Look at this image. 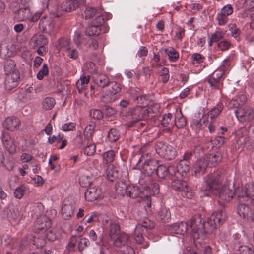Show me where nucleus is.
Here are the masks:
<instances>
[{"mask_svg":"<svg viewBox=\"0 0 254 254\" xmlns=\"http://www.w3.org/2000/svg\"><path fill=\"white\" fill-rule=\"evenodd\" d=\"M147 112V119L152 118L156 116L159 112L160 106L158 104H153L145 107Z\"/></svg>","mask_w":254,"mask_h":254,"instance_id":"41","label":"nucleus"},{"mask_svg":"<svg viewBox=\"0 0 254 254\" xmlns=\"http://www.w3.org/2000/svg\"><path fill=\"white\" fill-rule=\"evenodd\" d=\"M26 189V187L24 185H21L18 187L14 190V197L18 199H21L24 195Z\"/></svg>","mask_w":254,"mask_h":254,"instance_id":"59","label":"nucleus"},{"mask_svg":"<svg viewBox=\"0 0 254 254\" xmlns=\"http://www.w3.org/2000/svg\"><path fill=\"white\" fill-rule=\"evenodd\" d=\"M158 219L162 222H168L171 220V213L169 209L165 207H161L158 213Z\"/></svg>","mask_w":254,"mask_h":254,"instance_id":"36","label":"nucleus"},{"mask_svg":"<svg viewBox=\"0 0 254 254\" xmlns=\"http://www.w3.org/2000/svg\"><path fill=\"white\" fill-rule=\"evenodd\" d=\"M128 187V185H127L124 182L121 181L117 182L115 186L116 193L122 196L127 195Z\"/></svg>","mask_w":254,"mask_h":254,"instance_id":"37","label":"nucleus"},{"mask_svg":"<svg viewBox=\"0 0 254 254\" xmlns=\"http://www.w3.org/2000/svg\"><path fill=\"white\" fill-rule=\"evenodd\" d=\"M147 147L143 146L140 149L141 156L136 164L135 168L137 169L140 170L145 175L147 176L146 180L150 181L151 176L154 171H156V166L154 165L155 161L151 158V155L146 152V148Z\"/></svg>","mask_w":254,"mask_h":254,"instance_id":"5","label":"nucleus"},{"mask_svg":"<svg viewBox=\"0 0 254 254\" xmlns=\"http://www.w3.org/2000/svg\"><path fill=\"white\" fill-rule=\"evenodd\" d=\"M178 227L179 230L177 234L184 235L188 231L191 233L195 243H200V241L204 239L205 230L204 222L200 215H195L192 218L189 226L187 223L181 222L178 223Z\"/></svg>","mask_w":254,"mask_h":254,"instance_id":"3","label":"nucleus"},{"mask_svg":"<svg viewBox=\"0 0 254 254\" xmlns=\"http://www.w3.org/2000/svg\"><path fill=\"white\" fill-rule=\"evenodd\" d=\"M55 19L50 15H44L40 19L39 27L43 32L50 33L55 27Z\"/></svg>","mask_w":254,"mask_h":254,"instance_id":"14","label":"nucleus"},{"mask_svg":"<svg viewBox=\"0 0 254 254\" xmlns=\"http://www.w3.org/2000/svg\"><path fill=\"white\" fill-rule=\"evenodd\" d=\"M224 79L223 72L220 69H216L207 78L210 87L219 90H221L223 87Z\"/></svg>","mask_w":254,"mask_h":254,"instance_id":"12","label":"nucleus"},{"mask_svg":"<svg viewBox=\"0 0 254 254\" xmlns=\"http://www.w3.org/2000/svg\"><path fill=\"white\" fill-rule=\"evenodd\" d=\"M225 32L223 31H217L213 33L210 39L209 45L210 46H212V43L217 42L220 40L223 39L225 36Z\"/></svg>","mask_w":254,"mask_h":254,"instance_id":"51","label":"nucleus"},{"mask_svg":"<svg viewBox=\"0 0 254 254\" xmlns=\"http://www.w3.org/2000/svg\"><path fill=\"white\" fill-rule=\"evenodd\" d=\"M65 53L68 57L72 60H76L79 57L78 51L75 48H72L70 47L66 50Z\"/></svg>","mask_w":254,"mask_h":254,"instance_id":"58","label":"nucleus"},{"mask_svg":"<svg viewBox=\"0 0 254 254\" xmlns=\"http://www.w3.org/2000/svg\"><path fill=\"white\" fill-rule=\"evenodd\" d=\"M101 32V28L91 23L88 26L85 30L86 35L89 36L98 35Z\"/></svg>","mask_w":254,"mask_h":254,"instance_id":"45","label":"nucleus"},{"mask_svg":"<svg viewBox=\"0 0 254 254\" xmlns=\"http://www.w3.org/2000/svg\"><path fill=\"white\" fill-rule=\"evenodd\" d=\"M164 51L168 57V60L170 62H176L179 59V53L173 47H170L168 48L162 49L160 50Z\"/></svg>","mask_w":254,"mask_h":254,"instance_id":"32","label":"nucleus"},{"mask_svg":"<svg viewBox=\"0 0 254 254\" xmlns=\"http://www.w3.org/2000/svg\"><path fill=\"white\" fill-rule=\"evenodd\" d=\"M127 196L133 199L140 197L142 199L144 198L147 200L149 199V197L147 194H145L144 190L142 191L138 186L133 185H128Z\"/></svg>","mask_w":254,"mask_h":254,"instance_id":"17","label":"nucleus"},{"mask_svg":"<svg viewBox=\"0 0 254 254\" xmlns=\"http://www.w3.org/2000/svg\"><path fill=\"white\" fill-rule=\"evenodd\" d=\"M205 58L201 54L198 53H194L191 55V60L192 64L193 66L198 67V72L201 71L205 66V64H203Z\"/></svg>","mask_w":254,"mask_h":254,"instance_id":"28","label":"nucleus"},{"mask_svg":"<svg viewBox=\"0 0 254 254\" xmlns=\"http://www.w3.org/2000/svg\"><path fill=\"white\" fill-rule=\"evenodd\" d=\"M226 219V213L221 210L213 212L208 219L204 225V227L208 226L210 229H217L220 227Z\"/></svg>","mask_w":254,"mask_h":254,"instance_id":"9","label":"nucleus"},{"mask_svg":"<svg viewBox=\"0 0 254 254\" xmlns=\"http://www.w3.org/2000/svg\"><path fill=\"white\" fill-rule=\"evenodd\" d=\"M70 47V40L68 38H61L58 42L57 48L59 50H63L64 52Z\"/></svg>","mask_w":254,"mask_h":254,"instance_id":"40","label":"nucleus"},{"mask_svg":"<svg viewBox=\"0 0 254 254\" xmlns=\"http://www.w3.org/2000/svg\"><path fill=\"white\" fill-rule=\"evenodd\" d=\"M247 101V98L244 94H240L233 97L228 103V107L229 108H242Z\"/></svg>","mask_w":254,"mask_h":254,"instance_id":"23","label":"nucleus"},{"mask_svg":"<svg viewBox=\"0 0 254 254\" xmlns=\"http://www.w3.org/2000/svg\"><path fill=\"white\" fill-rule=\"evenodd\" d=\"M2 125L7 130L14 131L19 128L20 125V121L17 117H9L5 119Z\"/></svg>","mask_w":254,"mask_h":254,"instance_id":"22","label":"nucleus"},{"mask_svg":"<svg viewBox=\"0 0 254 254\" xmlns=\"http://www.w3.org/2000/svg\"><path fill=\"white\" fill-rule=\"evenodd\" d=\"M238 3L239 8L250 9L254 7V0H238Z\"/></svg>","mask_w":254,"mask_h":254,"instance_id":"57","label":"nucleus"},{"mask_svg":"<svg viewBox=\"0 0 254 254\" xmlns=\"http://www.w3.org/2000/svg\"><path fill=\"white\" fill-rule=\"evenodd\" d=\"M76 208V204L74 201L71 200L65 199L62 207V214L65 220L69 219L73 214L74 209Z\"/></svg>","mask_w":254,"mask_h":254,"instance_id":"15","label":"nucleus"},{"mask_svg":"<svg viewBox=\"0 0 254 254\" xmlns=\"http://www.w3.org/2000/svg\"><path fill=\"white\" fill-rule=\"evenodd\" d=\"M20 75L19 72H14L13 74L6 75L4 86L7 90H11L16 88L19 83Z\"/></svg>","mask_w":254,"mask_h":254,"instance_id":"19","label":"nucleus"},{"mask_svg":"<svg viewBox=\"0 0 254 254\" xmlns=\"http://www.w3.org/2000/svg\"><path fill=\"white\" fill-rule=\"evenodd\" d=\"M109 88L104 91L101 97L102 101L105 103H110L118 99V94L122 88L120 83L116 82H109Z\"/></svg>","mask_w":254,"mask_h":254,"instance_id":"8","label":"nucleus"},{"mask_svg":"<svg viewBox=\"0 0 254 254\" xmlns=\"http://www.w3.org/2000/svg\"><path fill=\"white\" fill-rule=\"evenodd\" d=\"M116 152H115L113 150H108L104 152L102 155L104 160L106 163H111L113 162L116 157Z\"/></svg>","mask_w":254,"mask_h":254,"instance_id":"54","label":"nucleus"},{"mask_svg":"<svg viewBox=\"0 0 254 254\" xmlns=\"http://www.w3.org/2000/svg\"><path fill=\"white\" fill-rule=\"evenodd\" d=\"M190 162H187L184 160H180L175 166L176 170L174 174L177 178L181 179L185 178L187 173L190 169Z\"/></svg>","mask_w":254,"mask_h":254,"instance_id":"16","label":"nucleus"},{"mask_svg":"<svg viewBox=\"0 0 254 254\" xmlns=\"http://www.w3.org/2000/svg\"><path fill=\"white\" fill-rule=\"evenodd\" d=\"M107 178L108 180L113 182L118 177V172L112 164L108 166L106 170Z\"/></svg>","mask_w":254,"mask_h":254,"instance_id":"38","label":"nucleus"},{"mask_svg":"<svg viewBox=\"0 0 254 254\" xmlns=\"http://www.w3.org/2000/svg\"><path fill=\"white\" fill-rule=\"evenodd\" d=\"M160 57L159 53H153V57L150 60L151 66L152 68H157L161 66V64L160 62Z\"/></svg>","mask_w":254,"mask_h":254,"instance_id":"56","label":"nucleus"},{"mask_svg":"<svg viewBox=\"0 0 254 254\" xmlns=\"http://www.w3.org/2000/svg\"><path fill=\"white\" fill-rule=\"evenodd\" d=\"M96 13V10L92 7H87L84 10L82 15L85 19H90L92 18Z\"/></svg>","mask_w":254,"mask_h":254,"instance_id":"64","label":"nucleus"},{"mask_svg":"<svg viewBox=\"0 0 254 254\" xmlns=\"http://www.w3.org/2000/svg\"><path fill=\"white\" fill-rule=\"evenodd\" d=\"M184 178H177L173 175L171 180V187L174 190L180 192V194L185 198L191 199L193 195L192 190L188 187L187 183L184 181Z\"/></svg>","mask_w":254,"mask_h":254,"instance_id":"6","label":"nucleus"},{"mask_svg":"<svg viewBox=\"0 0 254 254\" xmlns=\"http://www.w3.org/2000/svg\"><path fill=\"white\" fill-rule=\"evenodd\" d=\"M223 108V104L221 102H219L214 108L206 114L204 109H201L198 113V116H195L192 119L191 127L196 130H202L207 127L210 133H214L217 126L216 119Z\"/></svg>","mask_w":254,"mask_h":254,"instance_id":"2","label":"nucleus"},{"mask_svg":"<svg viewBox=\"0 0 254 254\" xmlns=\"http://www.w3.org/2000/svg\"><path fill=\"white\" fill-rule=\"evenodd\" d=\"M96 124L95 122H91L88 124L84 131V137L88 140L92 139V136L95 132V128L96 127Z\"/></svg>","mask_w":254,"mask_h":254,"instance_id":"39","label":"nucleus"},{"mask_svg":"<svg viewBox=\"0 0 254 254\" xmlns=\"http://www.w3.org/2000/svg\"><path fill=\"white\" fill-rule=\"evenodd\" d=\"M137 225H140L141 227L140 230L143 231L148 232V230H151L153 228L154 224L153 222L150 221L148 218H145Z\"/></svg>","mask_w":254,"mask_h":254,"instance_id":"42","label":"nucleus"},{"mask_svg":"<svg viewBox=\"0 0 254 254\" xmlns=\"http://www.w3.org/2000/svg\"><path fill=\"white\" fill-rule=\"evenodd\" d=\"M147 112L145 107L136 106L131 112V116L134 121L128 122L127 124L128 127H136L138 124H140L139 121L142 120H147Z\"/></svg>","mask_w":254,"mask_h":254,"instance_id":"10","label":"nucleus"},{"mask_svg":"<svg viewBox=\"0 0 254 254\" xmlns=\"http://www.w3.org/2000/svg\"><path fill=\"white\" fill-rule=\"evenodd\" d=\"M234 9L231 4H227L223 6L220 12L216 15V20L220 26L226 25L228 22V16L232 14Z\"/></svg>","mask_w":254,"mask_h":254,"instance_id":"13","label":"nucleus"},{"mask_svg":"<svg viewBox=\"0 0 254 254\" xmlns=\"http://www.w3.org/2000/svg\"><path fill=\"white\" fill-rule=\"evenodd\" d=\"M229 31L231 32V35L235 38H237L240 36L241 31L239 27L236 25V24L232 23H230L228 25Z\"/></svg>","mask_w":254,"mask_h":254,"instance_id":"53","label":"nucleus"},{"mask_svg":"<svg viewBox=\"0 0 254 254\" xmlns=\"http://www.w3.org/2000/svg\"><path fill=\"white\" fill-rule=\"evenodd\" d=\"M49 74V68L46 64H44L42 68L39 70L37 74V78L38 80H42L45 76Z\"/></svg>","mask_w":254,"mask_h":254,"instance_id":"61","label":"nucleus"},{"mask_svg":"<svg viewBox=\"0 0 254 254\" xmlns=\"http://www.w3.org/2000/svg\"><path fill=\"white\" fill-rule=\"evenodd\" d=\"M158 73L160 78V80L164 84L168 82L170 78L169 70L168 68L166 67H163Z\"/></svg>","mask_w":254,"mask_h":254,"instance_id":"52","label":"nucleus"},{"mask_svg":"<svg viewBox=\"0 0 254 254\" xmlns=\"http://www.w3.org/2000/svg\"><path fill=\"white\" fill-rule=\"evenodd\" d=\"M84 194L86 200L92 202L101 197L102 190L99 187L92 186L87 189Z\"/></svg>","mask_w":254,"mask_h":254,"instance_id":"20","label":"nucleus"},{"mask_svg":"<svg viewBox=\"0 0 254 254\" xmlns=\"http://www.w3.org/2000/svg\"><path fill=\"white\" fill-rule=\"evenodd\" d=\"M96 151V146L94 143L87 144L84 148V153L87 156H91L93 155Z\"/></svg>","mask_w":254,"mask_h":254,"instance_id":"63","label":"nucleus"},{"mask_svg":"<svg viewBox=\"0 0 254 254\" xmlns=\"http://www.w3.org/2000/svg\"><path fill=\"white\" fill-rule=\"evenodd\" d=\"M176 167L175 166L167 167L165 165L158 166L156 169V174L159 178L163 179L168 176L170 179L174 175Z\"/></svg>","mask_w":254,"mask_h":254,"instance_id":"18","label":"nucleus"},{"mask_svg":"<svg viewBox=\"0 0 254 254\" xmlns=\"http://www.w3.org/2000/svg\"><path fill=\"white\" fill-rule=\"evenodd\" d=\"M120 137V133L119 130L115 128H112L108 132L107 138L111 142H115L118 141Z\"/></svg>","mask_w":254,"mask_h":254,"instance_id":"50","label":"nucleus"},{"mask_svg":"<svg viewBox=\"0 0 254 254\" xmlns=\"http://www.w3.org/2000/svg\"><path fill=\"white\" fill-rule=\"evenodd\" d=\"M52 225L50 219L45 215H40L34 224V227L37 231H39L33 236V244L37 248H42L46 244L45 230L50 228Z\"/></svg>","mask_w":254,"mask_h":254,"instance_id":"4","label":"nucleus"},{"mask_svg":"<svg viewBox=\"0 0 254 254\" xmlns=\"http://www.w3.org/2000/svg\"><path fill=\"white\" fill-rule=\"evenodd\" d=\"M203 158L208 163V167L216 166L222 159V156L220 153L218 152L209 154Z\"/></svg>","mask_w":254,"mask_h":254,"instance_id":"29","label":"nucleus"},{"mask_svg":"<svg viewBox=\"0 0 254 254\" xmlns=\"http://www.w3.org/2000/svg\"><path fill=\"white\" fill-rule=\"evenodd\" d=\"M204 195L214 194L218 196L221 200L230 201L234 195L237 196L240 202H246L247 204L241 203L238 206V212L240 216L253 221V213L248 204L254 203V184L247 183L245 187H239L234 192L230 190L226 185H222V178L219 172L209 174L205 178V184L201 188Z\"/></svg>","mask_w":254,"mask_h":254,"instance_id":"1","label":"nucleus"},{"mask_svg":"<svg viewBox=\"0 0 254 254\" xmlns=\"http://www.w3.org/2000/svg\"><path fill=\"white\" fill-rule=\"evenodd\" d=\"M234 113L237 119L241 123L251 121L254 118V110L249 105L236 109Z\"/></svg>","mask_w":254,"mask_h":254,"instance_id":"11","label":"nucleus"},{"mask_svg":"<svg viewBox=\"0 0 254 254\" xmlns=\"http://www.w3.org/2000/svg\"><path fill=\"white\" fill-rule=\"evenodd\" d=\"M107 223L108 224L106 225L104 224V230L108 233L110 238L112 239L120 233V226L118 222L114 220H111Z\"/></svg>","mask_w":254,"mask_h":254,"instance_id":"21","label":"nucleus"},{"mask_svg":"<svg viewBox=\"0 0 254 254\" xmlns=\"http://www.w3.org/2000/svg\"><path fill=\"white\" fill-rule=\"evenodd\" d=\"M79 4L78 0H66L62 4L61 8L63 10L70 12L78 7Z\"/></svg>","mask_w":254,"mask_h":254,"instance_id":"31","label":"nucleus"},{"mask_svg":"<svg viewBox=\"0 0 254 254\" xmlns=\"http://www.w3.org/2000/svg\"><path fill=\"white\" fill-rule=\"evenodd\" d=\"M8 137H4L3 140L5 141L4 145L7 151L10 154H14L16 151V147L12 140L8 139Z\"/></svg>","mask_w":254,"mask_h":254,"instance_id":"55","label":"nucleus"},{"mask_svg":"<svg viewBox=\"0 0 254 254\" xmlns=\"http://www.w3.org/2000/svg\"><path fill=\"white\" fill-rule=\"evenodd\" d=\"M48 43V40L42 34L35 35L31 39L29 44L31 47L34 48L38 46H44Z\"/></svg>","mask_w":254,"mask_h":254,"instance_id":"27","label":"nucleus"},{"mask_svg":"<svg viewBox=\"0 0 254 254\" xmlns=\"http://www.w3.org/2000/svg\"><path fill=\"white\" fill-rule=\"evenodd\" d=\"M4 70L6 75L13 74L14 72H19L16 69V64L14 60L7 59L4 64Z\"/></svg>","mask_w":254,"mask_h":254,"instance_id":"34","label":"nucleus"},{"mask_svg":"<svg viewBox=\"0 0 254 254\" xmlns=\"http://www.w3.org/2000/svg\"><path fill=\"white\" fill-rule=\"evenodd\" d=\"M75 129L76 124L71 122L63 124L61 127V129L65 132L74 131Z\"/></svg>","mask_w":254,"mask_h":254,"instance_id":"62","label":"nucleus"},{"mask_svg":"<svg viewBox=\"0 0 254 254\" xmlns=\"http://www.w3.org/2000/svg\"><path fill=\"white\" fill-rule=\"evenodd\" d=\"M90 77L88 75L87 76L82 75L76 82V87L79 93L86 89L88 84L90 81Z\"/></svg>","mask_w":254,"mask_h":254,"instance_id":"35","label":"nucleus"},{"mask_svg":"<svg viewBox=\"0 0 254 254\" xmlns=\"http://www.w3.org/2000/svg\"><path fill=\"white\" fill-rule=\"evenodd\" d=\"M92 79L95 84L99 87L104 88L109 84V79L104 74L94 73L92 75Z\"/></svg>","mask_w":254,"mask_h":254,"instance_id":"25","label":"nucleus"},{"mask_svg":"<svg viewBox=\"0 0 254 254\" xmlns=\"http://www.w3.org/2000/svg\"><path fill=\"white\" fill-rule=\"evenodd\" d=\"M156 153L161 157L171 160L176 156V151L175 148L168 143L161 141H156L155 146Z\"/></svg>","mask_w":254,"mask_h":254,"instance_id":"7","label":"nucleus"},{"mask_svg":"<svg viewBox=\"0 0 254 254\" xmlns=\"http://www.w3.org/2000/svg\"><path fill=\"white\" fill-rule=\"evenodd\" d=\"M45 234V237L50 241H54L58 238L60 236L59 233H58L56 230H51L47 232Z\"/></svg>","mask_w":254,"mask_h":254,"instance_id":"60","label":"nucleus"},{"mask_svg":"<svg viewBox=\"0 0 254 254\" xmlns=\"http://www.w3.org/2000/svg\"><path fill=\"white\" fill-rule=\"evenodd\" d=\"M208 167V163L206 162L203 157L197 160L193 166L194 172L196 176L203 174Z\"/></svg>","mask_w":254,"mask_h":254,"instance_id":"26","label":"nucleus"},{"mask_svg":"<svg viewBox=\"0 0 254 254\" xmlns=\"http://www.w3.org/2000/svg\"><path fill=\"white\" fill-rule=\"evenodd\" d=\"M85 42L83 44L84 48L83 49H87L88 48H91L93 50L96 49L98 47L97 41L92 38L89 37L87 39H83Z\"/></svg>","mask_w":254,"mask_h":254,"instance_id":"44","label":"nucleus"},{"mask_svg":"<svg viewBox=\"0 0 254 254\" xmlns=\"http://www.w3.org/2000/svg\"><path fill=\"white\" fill-rule=\"evenodd\" d=\"M145 194H147L149 197V195H155L159 192V187L156 183H151L143 187ZM148 201H150V199Z\"/></svg>","mask_w":254,"mask_h":254,"instance_id":"33","label":"nucleus"},{"mask_svg":"<svg viewBox=\"0 0 254 254\" xmlns=\"http://www.w3.org/2000/svg\"><path fill=\"white\" fill-rule=\"evenodd\" d=\"M81 32L79 30H77L74 32V35L73 37L74 42L76 44V46L79 49L84 48L83 45L85 41H83V39H86L82 38L81 37Z\"/></svg>","mask_w":254,"mask_h":254,"instance_id":"43","label":"nucleus"},{"mask_svg":"<svg viewBox=\"0 0 254 254\" xmlns=\"http://www.w3.org/2000/svg\"><path fill=\"white\" fill-rule=\"evenodd\" d=\"M141 227L140 225H136L133 235L134 239L138 244H142L144 240L143 236L144 232L140 230Z\"/></svg>","mask_w":254,"mask_h":254,"instance_id":"48","label":"nucleus"},{"mask_svg":"<svg viewBox=\"0 0 254 254\" xmlns=\"http://www.w3.org/2000/svg\"><path fill=\"white\" fill-rule=\"evenodd\" d=\"M24 210L19 207H15L11 211L9 218L16 224H18L23 218Z\"/></svg>","mask_w":254,"mask_h":254,"instance_id":"30","label":"nucleus"},{"mask_svg":"<svg viewBox=\"0 0 254 254\" xmlns=\"http://www.w3.org/2000/svg\"><path fill=\"white\" fill-rule=\"evenodd\" d=\"M56 103L55 100L52 97H46L42 101V107L45 110L52 109Z\"/></svg>","mask_w":254,"mask_h":254,"instance_id":"49","label":"nucleus"},{"mask_svg":"<svg viewBox=\"0 0 254 254\" xmlns=\"http://www.w3.org/2000/svg\"><path fill=\"white\" fill-rule=\"evenodd\" d=\"M175 125L178 128L184 127L187 124L186 119L181 113L177 114L174 120Z\"/></svg>","mask_w":254,"mask_h":254,"instance_id":"47","label":"nucleus"},{"mask_svg":"<svg viewBox=\"0 0 254 254\" xmlns=\"http://www.w3.org/2000/svg\"><path fill=\"white\" fill-rule=\"evenodd\" d=\"M135 101L138 104L137 106L146 107L149 103V96L147 95H137L135 97Z\"/></svg>","mask_w":254,"mask_h":254,"instance_id":"46","label":"nucleus"},{"mask_svg":"<svg viewBox=\"0 0 254 254\" xmlns=\"http://www.w3.org/2000/svg\"><path fill=\"white\" fill-rule=\"evenodd\" d=\"M30 7L29 6L25 5L16 11L14 18L19 21L29 20V18H30Z\"/></svg>","mask_w":254,"mask_h":254,"instance_id":"24","label":"nucleus"}]
</instances>
